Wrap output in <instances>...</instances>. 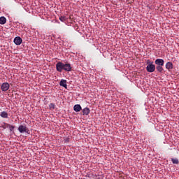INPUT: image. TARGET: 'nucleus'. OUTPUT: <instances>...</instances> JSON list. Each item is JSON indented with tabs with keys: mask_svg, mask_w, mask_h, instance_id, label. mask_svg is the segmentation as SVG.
<instances>
[{
	"mask_svg": "<svg viewBox=\"0 0 179 179\" xmlns=\"http://www.w3.org/2000/svg\"><path fill=\"white\" fill-rule=\"evenodd\" d=\"M56 70L57 72H62L63 71L71 72L72 71V66H71V64L69 63L64 64L62 62H58L56 64Z\"/></svg>",
	"mask_w": 179,
	"mask_h": 179,
	"instance_id": "f257e3e1",
	"label": "nucleus"
},
{
	"mask_svg": "<svg viewBox=\"0 0 179 179\" xmlns=\"http://www.w3.org/2000/svg\"><path fill=\"white\" fill-rule=\"evenodd\" d=\"M147 67H146V71L147 72H155L156 71V66L153 64V62H151L150 60H147Z\"/></svg>",
	"mask_w": 179,
	"mask_h": 179,
	"instance_id": "f03ea898",
	"label": "nucleus"
},
{
	"mask_svg": "<svg viewBox=\"0 0 179 179\" xmlns=\"http://www.w3.org/2000/svg\"><path fill=\"white\" fill-rule=\"evenodd\" d=\"M18 131L20 134H23L24 132H29V128L26 127V124H21L18 127Z\"/></svg>",
	"mask_w": 179,
	"mask_h": 179,
	"instance_id": "7ed1b4c3",
	"label": "nucleus"
},
{
	"mask_svg": "<svg viewBox=\"0 0 179 179\" xmlns=\"http://www.w3.org/2000/svg\"><path fill=\"white\" fill-rule=\"evenodd\" d=\"M9 87H10V85H9V83H3L1 86L2 92H8Z\"/></svg>",
	"mask_w": 179,
	"mask_h": 179,
	"instance_id": "20e7f679",
	"label": "nucleus"
},
{
	"mask_svg": "<svg viewBox=\"0 0 179 179\" xmlns=\"http://www.w3.org/2000/svg\"><path fill=\"white\" fill-rule=\"evenodd\" d=\"M23 41V40L22 39V38H20V36H16L14 38V43L16 45H20L22 44V42Z\"/></svg>",
	"mask_w": 179,
	"mask_h": 179,
	"instance_id": "39448f33",
	"label": "nucleus"
},
{
	"mask_svg": "<svg viewBox=\"0 0 179 179\" xmlns=\"http://www.w3.org/2000/svg\"><path fill=\"white\" fill-rule=\"evenodd\" d=\"M155 64L157 66H163L164 65V60L163 59H157Z\"/></svg>",
	"mask_w": 179,
	"mask_h": 179,
	"instance_id": "423d86ee",
	"label": "nucleus"
},
{
	"mask_svg": "<svg viewBox=\"0 0 179 179\" xmlns=\"http://www.w3.org/2000/svg\"><path fill=\"white\" fill-rule=\"evenodd\" d=\"M73 110L76 111V113H79V111L82 110V106H80V104H76L73 106Z\"/></svg>",
	"mask_w": 179,
	"mask_h": 179,
	"instance_id": "0eeeda50",
	"label": "nucleus"
},
{
	"mask_svg": "<svg viewBox=\"0 0 179 179\" xmlns=\"http://www.w3.org/2000/svg\"><path fill=\"white\" fill-rule=\"evenodd\" d=\"M165 66L168 69V71H171V69H173V63L171 62H168L166 64Z\"/></svg>",
	"mask_w": 179,
	"mask_h": 179,
	"instance_id": "6e6552de",
	"label": "nucleus"
},
{
	"mask_svg": "<svg viewBox=\"0 0 179 179\" xmlns=\"http://www.w3.org/2000/svg\"><path fill=\"white\" fill-rule=\"evenodd\" d=\"M60 86H62L65 89L67 88V85H66V80H62L59 83Z\"/></svg>",
	"mask_w": 179,
	"mask_h": 179,
	"instance_id": "1a4fd4ad",
	"label": "nucleus"
},
{
	"mask_svg": "<svg viewBox=\"0 0 179 179\" xmlns=\"http://www.w3.org/2000/svg\"><path fill=\"white\" fill-rule=\"evenodd\" d=\"M83 114L84 115H87L88 114H90V109L89 108H85L83 110Z\"/></svg>",
	"mask_w": 179,
	"mask_h": 179,
	"instance_id": "9d476101",
	"label": "nucleus"
},
{
	"mask_svg": "<svg viewBox=\"0 0 179 179\" xmlns=\"http://www.w3.org/2000/svg\"><path fill=\"white\" fill-rule=\"evenodd\" d=\"M6 23V17H0V24H5Z\"/></svg>",
	"mask_w": 179,
	"mask_h": 179,
	"instance_id": "9b49d317",
	"label": "nucleus"
},
{
	"mask_svg": "<svg viewBox=\"0 0 179 179\" xmlns=\"http://www.w3.org/2000/svg\"><path fill=\"white\" fill-rule=\"evenodd\" d=\"M0 117H2V118H8V113L6 111L0 113Z\"/></svg>",
	"mask_w": 179,
	"mask_h": 179,
	"instance_id": "f8f14e48",
	"label": "nucleus"
},
{
	"mask_svg": "<svg viewBox=\"0 0 179 179\" xmlns=\"http://www.w3.org/2000/svg\"><path fill=\"white\" fill-rule=\"evenodd\" d=\"M156 69L158 72H159L160 73H163V66H157Z\"/></svg>",
	"mask_w": 179,
	"mask_h": 179,
	"instance_id": "ddd939ff",
	"label": "nucleus"
},
{
	"mask_svg": "<svg viewBox=\"0 0 179 179\" xmlns=\"http://www.w3.org/2000/svg\"><path fill=\"white\" fill-rule=\"evenodd\" d=\"M171 162L173 164H178L179 163L178 159L177 158H172Z\"/></svg>",
	"mask_w": 179,
	"mask_h": 179,
	"instance_id": "4468645a",
	"label": "nucleus"
},
{
	"mask_svg": "<svg viewBox=\"0 0 179 179\" xmlns=\"http://www.w3.org/2000/svg\"><path fill=\"white\" fill-rule=\"evenodd\" d=\"M59 20L61 22H66V17H65V16H60L59 17Z\"/></svg>",
	"mask_w": 179,
	"mask_h": 179,
	"instance_id": "2eb2a0df",
	"label": "nucleus"
},
{
	"mask_svg": "<svg viewBox=\"0 0 179 179\" xmlns=\"http://www.w3.org/2000/svg\"><path fill=\"white\" fill-rule=\"evenodd\" d=\"M49 108H50V110H55V104L50 103Z\"/></svg>",
	"mask_w": 179,
	"mask_h": 179,
	"instance_id": "dca6fc26",
	"label": "nucleus"
},
{
	"mask_svg": "<svg viewBox=\"0 0 179 179\" xmlns=\"http://www.w3.org/2000/svg\"><path fill=\"white\" fill-rule=\"evenodd\" d=\"M7 128H9L10 131H12L13 129H15V127L10 125V124H8Z\"/></svg>",
	"mask_w": 179,
	"mask_h": 179,
	"instance_id": "f3484780",
	"label": "nucleus"
}]
</instances>
